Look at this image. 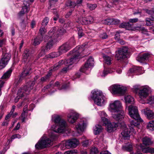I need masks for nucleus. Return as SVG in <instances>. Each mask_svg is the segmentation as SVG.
<instances>
[{
  "instance_id": "nucleus-51",
  "label": "nucleus",
  "mask_w": 154,
  "mask_h": 154,
  "mask_svg": "<svg viewBox=\"0 0 154 154\" xmlns=\"http://www.w3.org/2000/svg\"><path fill=\"white\" fill-rule=\"evenodd\" d=\"M77 153V151L76 150H73L71 151H68L66 152L64 154H75Z\"/></svg>"
},
{
  "instance_id": "nucleus-49",
  "label": "nucleus",
  "mask_w": 154,
  "mask_h": 154,
  "mask_svg": "<svg viewBox=\"0 0 154 154\" xmlns=\"http://www.w3.org/2000/svg\"><path fill=\"white\" fill-rule=\"evenodd\" d=\"M140 148L142 150V151L143 152L145 153H147L148 152H149V147L147 148H143V146H142V145L141 144L139 146Z\"/></svg>"
},
{
  "instance_id": "nucleus-48",
  "label": "nucleus",
  "mask_w": 154,
  "mask_h": 154,
  "mask_svg": "<svg viewBox=\"0 0 154 154\" xmlns=\"http://www.w3.org/2000/svg\"><path fill=\"white\" fill-rule=\"evenodd\" d=\"M112 19H107L104 20V23L107 25L112 24Z\"/></svg>"
},
{
  "instance_id": "nucleus-33",
  "label": "nucleus",
  "mask_w": 154,
  "mask_h": 154,
  "mask_svg": "<svg viewBox=\"0 0 154 154\" xmlns=\"http://www.w3.org/2000/svg\"><path fill=\"white\" fill-rule=\"evenodd\" d=\"M12 69L11 68L9 69L5 73L2 78L3 79H7L9 78L12 72Z\"/></svg>"
},
{
  "instance_id": "nucleus-58",
  "label": "nucleus",
  "mask_w": 154,
  "mask_h": 154,
  "mask_svg": "<svg viewBox=\"0 0 154 154\" xmlns=\"http://www.w3.org/2000/svg\"><path fill=\"white\" fill-rule=\"evenodd\" d=\"M120 35L119 32H117L115 35V38L116 40H119L120 39Z\"/></svg>"
},
{
  "instance_id": "nucleus-14",
  "label": "nucleus",
  "mask_w": 154,
  "mask_h": 154,
  "mask_svg": "<svg viewBox=\"0 0 154 154\" xmlns=\"http://www.w3.org/2000/svg\"><path fill=\"white\" fill-rule=\"evenodd\" d=\"M94 64V60L92 57H90L85 63L84 65L80 69V71L83 72L88 74L89 72H86L91 66H93Z\"/></svg>"
},
{
  "instance_id": "nucleus-3",
  "label": "nucleus",
  "mask_w": 154,
  "mask_h": 154,
  "mask_svg": "<svg viewBox=\"0 0 154 154\" xmlns=\"http://www.w3.org/2000/svg\"><path fill=\"white\" fill-rule=\"evenodd\" d=\"M128 110L129 115L134 119L130 122V126H129L130 131L135 133V130L137 129L140 123L143 122V120L138 113L137 107L130 105L128 107Z\"/></svg>"
},
{
  "instance_id": "nucleus-20",
  "label": "nucleus",
  "mask_w": 154,
  "mask_h": 154,
  "mask_svg": "<svg viewBox=\"0 0 154 154\" xmlns=\"http://www.w3.org/2000/svg\"><path fill=\"white\" fill-rule=\"evenodd\" d=\"M80 22L82 24H88L91 23L93 21V17L91 16L81 18Z\"/></svg>"
},
{
  "instance_id": "nucleus-1",
  "label": "nucleus",
  "mask_w": 154,
  "mask_h": 154,
  "mask_svg": "<svg viewBox=\"0 0 154 154\" xmlns=\"http://www.w3.org/2000/svg\"><path fill=\"white\" fill-rule=\"evenodd\" d=\"M84 46L83 45L77 46L72 51L70 52V54H72L73 57L69 59L66 60L65 61L63 60L60 61L58 63L55 64L52 70L54 71L57 70L64 62L65 64L68 66L72 65L75 62L76 60L79 58L83 57V53L84 51Z\"/></svg>"
},
{
  "instance_id": "nucleus-24",
  "label": "nucleus",
  "mask_w": 154,
  "mask_h": 154,
  "mask_svg": "<svg viewBox=\"0 0 154 154\" xmlns=\"http://www.w3.org/2000/svg\"><path fill=\"white\" fill-rule=\"evenodd\" d=\"M31 53V52L29 49H26L24 50L23 54V61L24 62L27 61V59L28 57L30 56Z\"/></svg>"
},
{
  "instance_id": "nucleus-59",
  "label": "nucleus",
  "mask_w": 154,
  "mask_h": 154,
  "mask_svg": "<svg viewBox=\"0 0 154 154\" xmlns=\"http://www.w3.org/2000/svg\"><path fill=\"white\" fill-rule=\"evenodd\" d=\"M138 19L137 18L130 19L129 20V22L131 23H135L138 21Z\"/></svg>"
},
{
  "instance_id": "nucleus-32",
  "label": "nucleus",
  "mask_w": 154,
  "mask_h": 154,
  "mask_svg": "<svg viewBox=\"0 0 154 154\" xmlns=\"http://www.w3.org/2000/svg\"><path fill=\"white\" fill-rule=\"evenodd\" d=\"M102 129V128L101 125L98 124L97 125L94 129V133L95 135L98 134L101 131Z\"/></svg>"
},
{
  "instance_id": "nucleus-25",
  "label": "nucleus",
  "mask_w": 154,
  "mask_h": 154,
  "mask_svg": "<svg viewBox=\"0 0 154 154\" xmlns=\"http://www.w3.org/2000/svg\"><path fill=\"white\" fill-rule=\"evenodd\" d=\"M150 57V54L148 53H145L140 56L137 59V60L142 62L147 60Z\"/></svg>"
},
{
  "instance_id": "nucleus-52",
  "label": "nucleus",
  "mask_w": 154,
  "mask_h": 154,
  "mask_svg": "<svg viewBox=\"0 0 154 154\" xmlns=\"http://www.w3.org/2000/svg\"><path fill=\"white\" fill-rule=\"evenodd\" d=\"M144 29V28L143 27H142L141 26H136L132 28V30H143Z\"/></svg>"
},
{
  "instance_id": "nucleus-19",
  "label": "nucleus",
  "mask_w": 154,
  "mask_h": 154,
  "mask_svg": "<svg viewBox=\"0 0 154 154\" xmlns=\"http://www.w3.org/2000/svg\"><path fill=\"white\" fill-rule=\"evenodd\" d=\"M86 122H83L82 124L79 123L76 125L75 129L78 133H80L83 132L87 126Z\"/></svg>"
},
{
  "instance_id": "nucleus-31",
  "label": "nucleus",
  "mask_w": 154,
  "mask_h": 154,
  "mask_svg": "<svg viewBox=\"0 0 154 154\" xmlns=\"http://www.w3.org/2000/svg\"><path fill=\"white\" fill-rule=\"evenodd\" d=\"M130 132L128 131L127 128H125L124 130L121 133V134L124 139H128L130 137Z\"/></svg>"
},
{
  "instance_id": "nucleus-44",
  "label": "nucleus",
  "mask_w": 154,
  "mask_h": 154,
  "mask_svg": "<svg viewBox=\"0 0 154 154\" xmlns=\"http://www.w3.org/2000/svg\"><path fill=\"white\" fill-rule=\"evenodd\" d=\"M101 119L102 122L103 123V125L106 126L110 123L109 120L107 118L102 117Z\"/></svg>"
},
{
  "instance_id": "nucleus-62",
  "label": "nucleus",
  "mask_w": 154,
  "mask_h": 154,
  "mask_svg": "<svg viewBox=\"0 0 154 154\" xmlns=\"http://www.w3.org/2000/svg\"><path fill=\"white\" fill-rule=\"evenodd\" d=\"M6 41L5 39H0V47H2L5 43Z\"/></svg>"
},
{
  "instance_id": "nucleus-43",
  "label": "nucleus",
  "mask_w": 154,
  "mask_h": 154,
  "mask_svg": "<svg viewBox=\"0 0 154 154\" xmlns=\"http://www.w3.org/2000/svg\"><path fill=\"white\" fill-rule=\"evenodd\" d=\"M87 6L88 8L91 10H93L94 9L97 7L96 4H91L87 3Z\"/></svg>"
},
{
  "instance_id": "nucleus-22",
  "label": "nucleus",
  "mask_w": 154,
  "mask_h": 154,
  "mask_svg": "<svg viewBox=\"0 0 154 154\" xmlns=\"http://www.w3.org/2000/svg\"><path fill=\"white\" fill-rule=\"evenodd\" d=\"M106 126L107 131L109 132H111L116 129V128L118 127V124L114 122L109 123Z\"/></svg>"
},
{
  "instance_id": "nucleus-53",
  "label": "nucleus",
  "mask_w": 154,
  "mask_h": 154,
  "mask_svg": "<svg viewBox=\"0 0 154 154\" xmlns=\"http://www.w3.org/2000/svg\"><path fill=\"white\" fill-rule=\"evenodd\" d=\"M143 10L149 14H151L153 15H154V11H149L146 9H143Z\"/></svg>"
},
{
  "instance_id": "nucleus-41",
  "label": "nucleus",
  "mask_w": 154,
  "mask_h": 154,
  "mask_svg": "<svg viewBox=\"0 0 154 154\" xmlns=\"http://www.w3.org/2000/svg\"><path fill=\"white\" fill-rule=\"evenodd\" d=\"M60 55L59 52H52L49 54L48 55V57L50 58H54Z\"/></svg>"
},
{
  "instance_id": "nucleus-40",
  "label": "nucleus",
  "mask_w": 154,
  "mask_h": 154,
  "mask_svg": "<svg viewBox=\"0 0 154 154\" xmlns=\"http://www.w3.org/2000/svg\"><path fill=\"white\" fill-rule=\"evenodd\" d=\"M154 20V17H152L151 18H147L146 19V24L147 26H150L152 24V21Z\"/></svg>"
},
{
  "instance_id": "nucleus-35",
  "label": "nucleus",
  "mask_w": 154,
  "mask_h": 154,
  "mask_svg": "<svg viewBox=\"0 0 154 154\" xmlns=\"http://www.w3.org/2000/svg\"><path fill=\"white\" fill-rule=\"evenodd\" d=\"M78 31V37L79 38H80L85 35V34L83 32L82 29L81 27H77Z\"/></svg>"
},
{
  "instance_id": "nucleus-38",
  "label": "nucleus",
  "mask_w": 154,
  "mask_h": 154,
  "mask_svg": "<svg viewBox=\"0 0 154 154\" xmlns=\"http://www.w3.org/2000/svg\"><path fill=\"white\" fill-rule=\"evenodd\" d=\"M66 5L67 6H69L70 8H72V9L73 10L74 8L76 5L75 3L72 2L70 0L67 1L66 3Z\"/></svg>"
},
{
  "instance_id": "nucleus-55",
  "label": "nucleus",
  "mask_w": 154,
  "mask_h": 154,
  "mask_svg": "<svg viewBox=\"0 0 154 154\" xmlns=\"http://www.w3.org/2000/svg\"><path fill=\"white\" fill-rule=\"evenodd\" d=\"M148 103H154V96L149 97L148 99Z\"/></svg>"
},
{
  "instance_id": "nucleus-11",
  "label": "nucleus",
  "mask_w": 154,
  "mask_h": 154,
  "mask_svg": "<svg viewBox=\"0 0 154 154\" xmlns=\"http://www.w3.org/2000/svg\"><path fill=\"white\" fill-rule=\"evenodd\" d=\"M109 89L111 90L115 94H124L126 90V87L117 85H112L109 88Z\"/></svg>"
},
{
  "instance_id": "nucleus-46",
  "label": "nucleus",
  "mask_w": 154,
  "mask_h": 154,
  "mask_svg": "<svg viewBox=\"0 0 154 154\" xmlns=\"http://www.w3.org/2000/svg\"><path fill=\"white\" fill-rule=\"evenodd\" d=\"M26 112H25V110L23 111L21 115V117L22 118V122H24L25 121L26 118L27 117Z\"/></svg>"
},
{
  "instance_id": "nucleus-18",
  "label": "nucleus",
  "mask_w": 154,
  "mask_h": 154,
  "mask_svg": "<svg viewBox=\"0 0 154 154\" xmlns=\"http://www.w3.org/2000/svg\"><path fill=\"white\" fill-rule=\"evenodd\" d=\"M141 112L146 116L148 119H152L154 118V113L148 108L142 109Z\"/></svg>"
},
{
  "instance_id": "nucleus-9",
  "label": "nucleus",
  "mask_w": 154,
  "mask_h": 154,
  "mask_svg": "<svg viewBox=\"0 0 154 154\" xmlns=\"http://www.w3.org/2000/svg\"><path fill=\"white\" fill-rule=\"evenodd\" d=\"M128 48L123 47L119 50L116 54L115 57L118 60H122L127 57L128 54Z\"/></svg>"
},
{
  "instance_id": "nucleus-34",
  "label": "nucleus",
  "mask_w": 154,
  "mask_h": 154,
  "mask_svg": "<svg viewBox=\"0 0 154 154\" xmlns=\"http://www.w3.org/2000/svg\"><path fill=\"white\" fill-rule=\"evenodd\" d=\"M43 40V37L40 36L36 37L34 39V42L33 43V45L36 46L39 45Z\"/></svg>"
},
{
  "instance_id": "nucleus-10",
  "label": "nucleus",
  "mask_w": 154,
  "mask_h": 154,
  "mask_svg": "<svg viewBox=\"0 0 154 154\" xmlns=\"http://www.w3.org/2000/svg\"><path fill=\"white\" fill-rule=\"evenodd\" d=\"M138 93L139 97V101L140 103H143L144 99H146L149 95V88L146 87L140 89L138 91Z\"/></svg>"
},
{
  "instance_id": "nucleus-23",
  "label": "nucleus",
  "mask_w": 154,
  "mask_h": 154,
  "mask_svg": "<svg viewBox=\"0 0 154 154\" xmlns=\"http://www.w3.org/2000/svg\"><path fill=\"white\" fill-rule=\"evenodd\" d=\"M31 73V69L30 67H27L24 69L20 77V79H22L26 76L29 75Z\"/></svg>"
},
{
  "instance_id": "nucleus-7",
  "label": "nucleus",
  "mask_w": 154,
  "mask_h": 154,
  "mask_svg": "<svg viewBox=\"0 0 154 154\" xmlns=\"http://www.w3.org/2000/svg\"><path fill=\"white\" fill-rule=\"evenodd\" d=\"M122 106L120 102L118 100H116L110 103L109 110L111 113L118 112L123 111L122 109Z\"/></svg>"
},
{
  "instance_id": "nucleus-26",
  "label": "nucleus",
  "mask_w": 154,
  "mask_h": 154,
  "mask_svg": "<svg viewBox=\"0 0 154 154\" xmlns=\"http://www.w3.org/2000/svg\"><path fill=\"white\" fill-rule=\"evenodd\" d=\"M142 141L143 144L146 146L151 145L153 143L150 138L147 137H145L143 138Z\"/></svg>"
},
{
  "instance_id": "nucleus-63",
  "label": "nucleus",
  "mask_w": 154,
  "mask_h": 154,
  "mask_svg": "<svg viewBox=\"0 0 154 154\" xmlns=\"http://www.w3.org/2000/svg\"><path fill=\"white\" fill-rule=\"evenodd\" d=\"M113 21L112 24H117L119 23V20L117 19H112Z\"/></svg>"
},
{
  "instance_id": "nucleus-21",
  "label": "nucleus",
  "mask_w": 154,
  "mask_h": 154,
  "mask_svg": "<svg viewBox=\"0 0 154 154\" xmlns=\"http://www.w3.org/2000/svg\"><path fill=\"white\" fill-rule=\"evenodd\" d=\"M52 119L55 123L54 125L62 123V122L65 121L63 119H62L61 116L59 115L54 114L52 116Z\"/></svg>"
},
{
  "instance_id": "nucleus-12",
  "label": "nucleus",
  "mask_w": 154,
  "mask_h": 154,
  "mask_svg": "<svg viewBox=\"0 0 154 154\" xmlns=\"http://www.w3.org/2000/svg\"><path fill=\"white\" fill-rule=\"evenodd\" d=\"M11 54L9 53L3 54L0 61V69L4 68L7 64L11 58Z\"/></svg>"
},
{
  "instance_id": "nucleus-16",
  "label": "nucleus",
  "mask_w": 154,
  "mask_h": 154,
  "mask_svg": "<svg viewBox=\"0 0 154 154\" xmlns=\"http://www.w3.org/2000/svg\"><path fill=\"white\" fill-rule=\"evenodd\" d=\"M113 119L118 122L121 121L124 118L125 113L124 111H121L118 112L112 113Z\"/></svg>"
},
{
  "instance_id": "nucleus-8",
  "label": "nucleus",
  "mask_w": 154,
  "mask_h": 154,
  "mask_svg": "<svg viewBox=\"0 0 154 154\" xmlns=\"http://www.w3.org/2000/svg\"><path fill=\"white\" fill-rule=\"evenodd\" d=\"M30 85L24 86L23 88H20L18 91L17 95L21 97L24 95V91L26 94H28L30 91L33 88L35 84V81H33L29 83Z\"/></svg>"
},
{
  "instance_id": "nucleus-27",
  "label": "nucleus",
  "mask_w": 154,
  "mask_h": 154,
  "mask_svg": "<svg viewBox=\"0 0 154 154\" xmlns=\"http://www.w3.org/2000/svg\"><path fill=\"white\" fill-rule=\"evenodd\" d=\"M119 26L121 28H125L128 30H132V29L131 25L129 22L122 23Z\"/></svg>"
},
{
  "instance_id": "nucleus-4",
  "label": "nucleus",
  "mask_w": 154,
  "mask_h": 154,
  "mask_svg": "<svg viewBox=\"0 0 154 154\" xmlns=\"http://www.w3.org/2000/svg\"><path fill=\"white\" fill-rule=\"evenodd\" d=\"M57 138V136L52 134L50 135V139L44 135L40 140L35 145L37 149H42L50 146L52 143L53 141Z\"/></svg>"
},
{
  "instance_id": "nucleus-6",
  "label": "nucleus",
  "mask_w": 154,
  "mask_h": 154,
  "mask_svg": "<svg viewBox=\"0 0 154 154\" xmlns=\"http://www.w3.org/2000/svg\"><path fill=\"white\" fill-rule=\"evenodd\" d=\"M75 45V41L74 37H72L69 42L63 44L59 47L58 52L61 55L66 52L74 45Z\"/></svg>"
},
{
  "instance_id": "nucleus-45",
  "label": "nucleus",
  "mask_w": 154,
  "mask_h": 154,
  "mask_svg": "<svg viewBox=\"0 0 154 154\" xmlns=\"http://www.w3.org/2000/svg\"><path fill=\"white\" fill-rule=\"evenodd\" d=\"M49 19L48 17H45L42 21V25L43 27L46 26L49 22Z\"/></svg>"
},
{
  "instance_id": "nucleus-37",
  "label": "nucleus",
  "mask_w": 154,
  "mask_h": 154,
  "mask_svg": "<svg viewBox=\"0 0 154 154\" xmlns=\"http://www.w3.org/2000/svg\"><path fill=\"white\" fill-rule=\"evenodd\" d=\"M147 128L151 131L154 130V120L151 121L148 123Z\"/></svg>"
},
{
  "instance_id": "nucleus-5",
  "label": "nucleus",
  "mask_w": 154,
  "mask_h": 154,
  "mask_svg": "<svg viewBox=\"0 0 154 154\" xmlns=\"http://www.w3.org/2000/svg\"><path fill=\"white\" fill-rule=\"evenodd\" d=\"M92 95L91 98L94 100V103L98 106L103 105L105 102L106 98L100 90H94L92 92Z\"/></svg>"
},
{
  "instance_id": "nucleus-17",
  "label": "nucleus",
  "mask_w": 154,
  "mask_h": 154,
  "mask_svg": "<svg viewBox=\"0 0 154 154\" xmlns=\"http://www.w3.org/2000/svg\"><path fill=\"white\" fill-rule=\"evenodd\" d=\"M79 116L78 114L75 112L71 113L67 115L68 121L71 123H73L76 122Z\"/></svg>"
},
{
  "instance_id": "nucleus-13",
  "label": "nucleus",
  "mask_w": 154,
  "mask_h": 154,
  "mask_svg": "<svg viewBox=\"0 0 154 154\" xmlns=\"http://www.w3.org/2000/svg\"><path fill=\"white\" fill-rule=\"evenodd\" d=\"M61 123L56 125H53L52 126V129L55 132L58 133L64 132L66 129V122L63 121Z\"/></svg>"
},
{
  "instance_id": "nucleus-64",
  "label": "nucleus",
  "mask_w": 154,
  "mask_h": 154,
  "mask_svg": "<svg viewBox=\"0 0 154 154\" xmlns=\"http://www.w3.org/2000/svg\"><path fill=\"white\" fill-rule=\"evenodd\" d=\"M73 10V9L72 10H71L69 11V12L67 13L65 15L66 18H68L69 17V16L70 15H71V14L72 11Z\"/></svg>"
},
{
  "instance_id": "nucleus-29",
  "label": "nucleus",
  "mask_w": 154,
  "mask_h": 154,
  "mask_svg": "<svg viewBox=\"0 0 154 154\" xmlns=\"http://www.w3.org/2000/svg\"><path fill=\"white\" fill-rule=\"evenodd\" d=\"M57 38L63 35L66 32V30L63 28H59L57 29Z\"/></svg>"
},
{
  "instance_id": "nucleus-54",
  "label": "nucleus",
  "mask_w": 154,
  "mask_h": 154,
  "mask_svg": "<svg viewBox=\"0 0 154 154\" xmlns=\"http://www.w3.org/2000/svg\"><path fill=\"white\" fill-rule=\"evenodd\" d=\"M21 11L24 12L25 13H27L29 11V7L27 6H23Z\"/></svg>"
},
{
  "instance_id": "nucleus-28",
  "label": "nucleus",
  "mask_w": 154,
  "mask_h": 154,
  "mask_svg": "<svg viewBox=\"0 0 154 154\" xmlns=\"http://www.w3.org/2000/svg\"><path fill=\"white\" fill-rule=\"evenodd\" d=\"M125 100L126 103L133 104L134 103V99L130 95H128L125 97Z\"/></svg>"
},
{
  "instance_id": "nucleus-56",
  "label": "nucleus",
  "mask_w": 154,
  "mask_h": 154,
  "mask_svg": "<svg viewBox=\"0 0 154 154\" xmlns=\"http://www.w3.org/2000/svg\"><path fill=\"white\" fill-rule=\"evenodd\" d=\"M100 36V38L103 39H105L106 38H107L108 35L106 33H104L103 34H101Z\"/></svg>"
},
{
  "instance_id": "nucleus-50",
  "label": "nucleus",
  "mask_w": 154,
  "mask_h": 154,
  "mask_svg": "<svg viewBox=\"0 0 154 154\" xmlns=\"http://www.w3.org/2000/svg\"><path fill=\"white\" fill-rule=\"evenodd\" d=\"M98 152L97 149L95 147H93L91 149V154H96Z\"/></svg>"
},
{
  "instance_id": "nucleus-30",
  "label": "nucleus",
  "mask_w": 154,
  "mask_h": 154,
  "mask_svg": "<svg viewBox=\"0 0 154 154\" xmlns=\"http://www.w3.org/2000/svg\"><path fill=\"white\" fill-rule=\"evenodd\" d=\"M104 62L108 65H110L111 63L112 59L110 57L106 56L104 54L103 55Z\"/></svg>"
},
{
  "instance_id": "nucleus-36",
  "label": "nucleus",
  "mask_w": 154,
  "mask_h": 154,
  "mask_svg": "<svg viewBox=\"0 0 154 154\" xmlns=\"http://www.w3.org/2000/svg\"><path fill=\"white\" fill-rule=\"evenodd\" d=\"M113 71L111 69H105L103 72L100 73V75L101 77H105L107 74L109 73H111Z\"/></svg>"
},
{
  "instance_id": "nucleus-39",
  "label": "nucleus",
  "mask_w": 154,
  "mask_h": 154,
  "mask_svg": "<svg viewBox=\"0 0 154 154\" xmlns=\"http://www.w3.org/2000/svg\"><path fill=\"white\" fill-rule=\"evenodd\" d=\"M141 69V67H137L135 66L131 68L129 70V72L131 73H135L137 71L139 72Z\"/></svg>"
},
{
  "instance_id": "nucleus-42",
  "label": "nucleus",
  "mask_w": 154,
  "mask_h": 154,
  "mask_svg": "<svg viewBox=\"0 0 154 154\" xmlns=\"http://www.w3.org/2000/svg\"><path fill=\"white\" fill-rule=\"evenodd\" d=\"M132 146L131 144L127 145L125 146H123L122 147L123 149L128 151H131L132 149Z\"/></svg>"
},
{
  "instance_id": "nucleus-60",
  "label": "nucleus",
  "mask_w": 154,
  "mask_h": 154,
  "mask_svg": "<svg viewBox=\"0 0 154 154\" xmlns=\"http://www.w3.org/2000/svg\"><path fill=\"white\" fill-rule=\"evenodd\" d=\"M99 113L101 117H105L107 116V115L105 113V112L104 111H100L99 112Z\"/></svg>"
},
{
  "instance_id": "nucleus-47",
  "label": "nucleus",
  "mask_w": 154,
  "mask_h": 154,
  "mask_svg": "<svg viewBox=\"0 0 154 154\" xmlns=\"http://www.w3.org/2000/svg\"><path fill=\"white\" fill-rule=\"evenodd\" d=\"M46 29L43 26L41 27L40 29H39V32L41 36L40 37H42V36L46 32Z\"/></svg>"
},
{
  "instance_id": "nucleus-57",
  "label": "nucleus",
  "mask_w": 154,
  "mask_h": 154,
  "mask_svg": "<svg viewBox=\"0 0 154 154\" xmlns=\"http://www.w3.org/2000/svg\"><path fill=\"white\" fill-rule=\"evenodd\" d=\"M21 138V136L19 134H16L12 136L11 137L12 139H14L15 138Z\"/></svg>"
},
{
  "instance_id": "nucleus-15",
  "label": "nucleus",
  "mask_w": 154,
  "mask_h": 154,
  "mask_svg": "<svg viewBox=\"0 0 154 154\" xmlns=\"http://www.w3.org/2000/svg\"><path fill=\"white\" fill-rule=\"evenodd\" d=\"M79 144L78 140L76 139H74L69 140L66 142L65 146L66 148L69 149L74 148L76 147Z\"/></svg>"
},
{
  "instance_id": "nucleus-2",
  "label": "nucleus",
  "mask_w": 154,
  "mask_h": 154,
  "mask_svg": "<svg viewBox=\"0 0 154 154\" xmlns=\"http://www.w3.org/2000/svg\"><path fill=\"white\" fill-rule=\"evenodd\" d=\"M57 29L53 27L51 28L48 33L47 35L45 37L44 40H48L45 46L42 47L40 53L41 56L44 55L48 51L58 42L57 34Z\"/></svg>"
},
{
  "instance_id": "nucleus-61",
  "label": "nucleus",
  "mask_w": 154,
  "mask_h": 154,
  "mask_svg": "<svg viewBox=\"0 0 154 154\" xmlns=\"http://www.w3.org/2000/svg\"><path fill=\"white\" fill-rule=\"evenodd\" d=\"M89 144V142L88 140H86L82 142V146L84 147H86Z\"/></svg>"
}]
</instances>
